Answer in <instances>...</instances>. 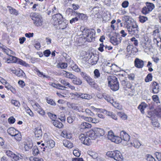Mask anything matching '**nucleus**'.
Returning a JSON list of instances; mask_svg holds the SVG:
<instances>
[{
	"instance_id": "obj_1",
	"label": "nucleus",
	"mask_w": 161,
	"mask_h": 161,
	"mask_svg": "<svg viewBox=\"0 0 161 161\" xmlns=\"http://www.w3.org/2000/svg\"><path fill=\"white\" fill-rule=\"evenodd\" d=\"M80 30L82 31V34L86 36L85 38L87 42H91L95 41L96 32L94 29H89L84 27H81Z\"/></svg>"
},
{
	"instance_id": "obj_2",
	"label": "nucleus",
	"mask_w": 161,
	"mask_h": 161,
	"mask_svg": "<svg viewBox=\"0 0 161 161\" xmlns=\"http://www.w3.org/2000/svg\"><path fill=\"white\" fill-rule=\"evenodd\" d=\"M30 16L33 21V24L37 26H40L42 25L43 20L41 16L38 13H31Z\"/></svg>"
},
{
	"instance_id": "obj_3",
	"label": "nucleus",
	"mask_w": 161,
	"mask_h": 161,
	"mask_svg": "<svg viewBox=\"0 0 161 161\" xmlns=\"http://www.w3.org/2000/svg\"><path fill=\"white\" fill-rule=\"evenodd\" d=\"M107 155L117 161H123V157L121 153L118 150L108 152L107 153Z\"/></svg>"
},
{
	"instance_id": "obj_4",
	"label": "nucleus",
	"mask_w": 161,
	"mask_h": 161,
	"mask_svg": "<svg viewBox=\"0 0 161 161\" xmlns=\"http://www.w3.org/2000/svg\"><path fill=\"white\" fill-rule=\"evenodd\" d=\"M123 20L124 21V26L127 29L131 26H134L136 23L131 17L127 15H125L122 17Z\"/></svg>"
},
{
	"instance_id": "obj_5",
	"label": "nucleus",
	"mask_w": 161,
	"mask_h": 161,
	"mask_svg": "<svg viewBox=\"0 0 161 161\" xmlns=\"http://www.w3.org/2000/svg\"><path fill=\"white\" fill-rule=\"evenodd\" d=\"M80 75L83 78L86 80L87 83L92 87L96 88L97 87V85L95 82L94 80L90 77L88 75L84 72H81Z\"/></svg>"
},
{
	"instance_id": "obj_6",
	"label": "nucleus",
	"mask_w": 161,
	"mask_h": 161,
	"mask_svg": "<svg viewBox=\"0 0 161 161\" xmlns=\"http://www.w3.org/2000/svg\"><path fill=\"white\" fill-rule=\"evenodd\" d=\"M5 153L8 156L12 158V161H17L18 160L21 159V155L19 154H15L10 150L6 151Z\"/></svg>"
},
{
	"instance_id": "obj_7",
	"label": "nucleus",
	"mask_w": 161,
	"mask_h": 161,
	"mask_svg": "<svg viewBox=\"0 0 161 161\" xmlns=\"http://www.w3.org/2000/svg\"><path fill=\"white\" fill-rule=\"evenodd\" d=\"M127 30L130 34L134 35H137L139 32L138 26L136 24H135L134 26H131Z\"/></svg>"
},
{
	"instance_id": "obj_8",
	"label": "nucleus",
	"mask_w": 161,
	"mask_h": 161,
	"mask_svg": "<svg viewBox=\"0 0 161 161\" xmlns=\"http://www.w3.org/2000/svg\"><path fill=\"white\" fill-rule=\"evenodd\" d=\"M55 142L51 139L45 140V146L43 147V151H45L47 148L51 149L54 147Z\"/></svg>"
},
{
	"instance_id": "obj_9",
	"label": "nucleus",
	"mask_w": 161,
	"mask_h": 161,
	"mask_svg": "<svg viewBox=\"0 0 161 161\" xmlns=\"http://www.w3.org/2000/svg\"><path fill=\"white\" fill-rule=\"evenodd\" d=\"M35 137L37 140L40 139L42 135L41 128L40 126L36 127L35 130Z\"/></svg>"
},
{
	"instance_id": "obj_10",
	"label": "nucleus",
	"mask_w": 161,
	"mask_h": 161,
	"mask_svg": "<svg viewBox=\"0 0 161 161\" xmlns=\"http://www.w3.org/2000/svg\"><path fill=\"white\" fill-rule=\"evenodd\" d=\"M135 67L137 68L141 69L144 66V61L140 59L136 58L134 61Z\"/></svg>"
},
{
	"instance_id": "obj_11",
	"label": "nucleus",
	"mask_w": 161,
	"mask_h": 161,
	"mask_svg": "<svg viewBox=\"0 0 161 161\" xmlns=\"http://www.w3.org/2000/svg\"><path fill=\"white\" fill-rule=\"evenodd\" d=\"M52 18L56 22L57 24H61L60 22L64 21V19L62 15L60 13L54 14L52 16Z\"/></svg>"
},
{
	"instance_id": "obj_12",
	"label": "nucleus",
	"mask_w": 161,
	"mask_h": 161,
	"mask_svg": "<svg viewBox=\"0 0 161 161\" xmlns=\"http://www.w3.org/2000/svg\"><path fill=\"white\" fill-rule=\"evenodd\" d=\"M33 107L35 110L40 114L43 115L45 114V112L43 110L39 104L37 103H35L33 105Z\"/></svg>"
},
{
	"instance_id": "obj_13",
	"label": "nucleus",
	"mask_w": 161,
	"mask_h": 161,
	"mask_svg": "<svg viewBox=\"0 0 161 161\" xmlns=\"http://www.w3.org/2000/svg\"><path fill=\"white\" fill-rule=\"evenodd\" d=\"M151 87L152 89L153 93L154 94L157 93L159 91V86L156 82L153 81L151 83Z\"/></svg>"
},
{
	"instance_id": "obj_14",
	"label": "nucleus",
	"mask_w": 161,
	"mask_h": 161,
	"mask_svg": "<svg viewBox=\"0 0 161 161\" xmlns=\"http://www.w3.org/2000/svg\"><path fill=\"white\" fill-rule=\"evenodd\" d=\"M120 136L122 138V140H124L126 142H128L130 139L129 135L125 131L122 130L120 132Z\"/></svg>"
},
{
	"instance_id": "obj_15",
	"label": "nucleus",
	"mask_w": 161,
	"mask_h": 161,
	"mask_svg": "<svg viewBox=\"0 0 161 161\" xmlns=\"http://www.w3.org/2000/svg\"><path fill=\"white\" fill-rule=\"evenodd\" d=\"M110 41L114 45H116L119 44L121 42V40L119 38H117L116 36H110Z\"/></svg>"
},
{
	"instance_id": "obj_16",
	"label": "nucleus",
	"mask_w": 161,
	"mask_h": 161,
	"mask_svg": "<svg viewBox=\"0 0 161 161\" xmlns=\"http://www.w3.org/2000/svg\"><path fill=\"white\" fill-rule=\"evenodd\" d=\"M94 129L97 137L103 136L104 135L105 132L103 129L98 128H95Z\"/></svg>"
},
{
	"instance_id": "obj_17",
	"label": "nucleus",
	"mask_w": 161,
	"mask_h": 161,
	"mask_svg": "<svg viewBox=\"0 0 161 161\" xmlns=\"http://www.w3.org/2000/svg\"><path fill=\"white\" fill-rule=\"evenodd\" d=\"M98 60V57L97 55H91L89 59V62L92 65L95 64Z\"/></svg>"
},
{
	"instance_id": "obj_18",
	"label": "nucleus",
	"mask_w": 161,
	"mask_h": 161,
	"mask_svg": "<svg viewBox=\"0 0 161 161\" xmlns=\"http://www.w3.org/2000/svg\"><path fill=\"white\" fill-rule=\"evenodd\" d=\"M12 71L13 73L19 77H24L25 75V74L22 70L19 69L17 70H12Z\"/></svg>"
},
{
	"instance_id": "obj_19",
	"label": "nucleus",
	"mask_w": 161,
	"mask_h": 161,
	"mask_svg": "<svg viewBox=\"0 0 161 161\" xmlns=\"http://www.w3.org/2000/svg\"><path fill=\"white\" fill-rule=\"evenodd\" d=\"M110 103L112 104V105L115 108L119 109H121L122 108L121 106L117 101H114L113 99L110 100Z\"/></svg>"
},
{
	"instance_id": "obj_20",
	"label": "nucleus",
	"mask_w": 161,
	"mask_h": 161,
	"mask_svg": "<svg viewBox=\"0 0 161 161\" xmlns=\"http://www.w3.org/2000/svg\"><path fill=\"white\" fill-rule=\"evenodd\" d=\"M8 133L12 136H14L16 133H18V131L13 127L9 128L7 130Z\"/></svg>"
},
{
	"instance_id": "obj_21",
	"label": "nucleus",
	"mask_w": 161,
	"mask_h": 161,
	"mask_svg": "<svg viewBox=\"0 0 161 161\" xmlns=\"http://www.w3.org/2000/svg\"><path fill=\"white\" fill-rule=\"evenodd\" d=\"M147 107V105L144 102H142L138 106V108L139 109L142 114L144 113V110Z\"/></svg>"
},
{
	"instance_id": "obj_22",
	"label": "nucleus",
	"mask_w": 161,
	"mask_h": 161,
	"mask_svg": "<svg viewBox=\"0 0 161 161\" xmlns=\"http://www.w3.org/2000/svg\"><path fill=\"white\" fill-rule=\"evenodd\" d=\"M62 135L64 137L70 139L72 137V134L69 131L64 130L62 132Z\"/></svg>"
},
{
	"instance_id": "obj_23",
	"label": "nucleus",
	"mask_w": 161,
	"mask_h": 161,
	"mask_svg": "<svg viewBox=\"0 0 161 161\" xmlns=\"http://www.w3.org/2000/svg\"><path fill=\"white\" fill-rule=\"evenodd\" d=\"M92 97V95L86 93H82L81 94L80 98L82 99L90 100Z\"/></svg>"
},
{
	"instance_id": "obj_24",
	"label": "nucleus",
	"mask_w": 161,
	"mask_h": 161,
	"mask_svg": "<svg viewBox=\"0 0 161 161\" xmlns=\"http://www.w3.org/2000/svg\"><path fill=\"white\" fill-rule=\"evenodd\" d=\"M117 80V78L114 75H110L108 77V85L110 84H112L113 82H115V81Z\"/></svg>"
},
{
	"instance_id": "obj_25",
	"label": "nucleus",
	"mask_w": 161,
	"mask_h": 161,
	"mask_svg": "<svg viewBox=\"0 0 161 161\" xmlns=\"http://www.w3.org/2000/svg\"><path fill=\"white\" fill-rule=\"evenodd\" d=\"M72 83L75 85H80L82 83L81 80L76 76L74 78L72 81Z\"/></svg>"
},
{
	"instance_id": "obj_26",
	"label": "nucleus",
	"mask_w": 161,
	"mask_h": 161,
	"mask_svg": "<svg viewBox=\"0 0 161 161\" xmlns=\"http://www.w3.org/2000/svg\"><path fill=\"white\" fill-rule=\"evenodd\" d=\"M64 145L66 147L71 148L73 147V144L69 141L65 140L63 141Z\"/></svg>"
},
{
	"instance_id": "obj_27",
	"label": "nucleus",
	"mask_w": 161,
	"mask_h": 161,
	"mask_svg": "<svg viewBox=\"0 0 161 161\" xmlns=\"http://www.w3.org/2000/svg\"><path fill=\"white\" fill-rule=\"evenodd\" d=\"M89 137L90 138L94 140L96 139L97 136L96 135L94 129L89 132Z\"/></svg>"
},
{
	"instance_id": "obj_28",
	"label": "nucleus",
	"mask_w": 161,
	"mask_h": 161,
	"mask_svg": "<svg viewBox=\"0 0 161 161\" xmlns=\"http://www.w3.org/2000/svg\"><path fill=\"white\" fill-rule=\"evenodd\" d=\"M72 13L75 16L78 17L80 19H86V15L82 13H78L75 12H74V13L72 12Z\"/></svg>"
},
{
	"instance_id": "obj_29",
	"label": "nucleus",
	"mask_w": 161,
	"mask_h": 161,
	"mask_svg": "<svg viewBox=\"0 0 161 161\" xmlns=\"http://www.w3.org/2000/svg\"><path fill=\"white\" fill-rule=\"evenodd\" d=\"M52 123L55 126L59 128H62L63 126L61 122L55 120L52 122Z\"/></svg>"
},
{
	"instance_id": "obj_30",
	"label": "nucleus",
	"mask_w": 161,
	"mask_h": 161,
	"mask_svg": "<svg viewBox=\"0 0 161 161\" xmlns=\"http://www.w3.org/2000/svg\"><path fill=\"white\" fill-rule=\"evenodd\" d=\"M91 124L86 122H83L80 125L81 129L89 128L91 127Z\"/></svg>"
},
{
	"instance_id": "obj_31",
	"label": "nucleus",
	"mask_w": 161,
	"mask_h": 161,
	"mask_svg": "<svg viewBox=\"0 0 161 161\" xmlns=\"http://www.w3.org/2000/svg\"><path fill=\"white\" fill-rule=\"evenodd\" d=\"M122 141V138L120 136L119 137L118 136H115L114 137L113 139L112 142H114L116 143H119Z\"/></svg>"
},
{
	"instance_id": "obj_32",
	"label": "nucleus",
	"mask_w": 161,
	"mask_h": 161,
	"mask_svg": "<svg viewBox=\"0 0 161 161\" xmlns=\"http://www.w3.org/2000/svg\"><path fill=\"white\" fill-rule=\"evenodd\" d=\"M87 153L93 158L95 159L97 157V153L92 151L89 150L88 151Z\"/></svg>"
},
{
	"instance_id": "obj_33",
	"label": "nucleus",
	"mask_w": 161,
	"mask_h": 161,
	"mask_svg": "<svg viewBox=\"0 0 161 161\" xmlns=\"http://www.w3.org/2000/svg\"><path fill=\"white\" fill-rule=\"evenodd\" d=\"M146 4L148 9L151 11H152L155 7L154 4L152 3L147 2L146 3Z\"/></svg>"
},
{
	"instance_id": "obj_34",
	"label": "nucleus",
	"mask_w": 161,
	"mask_h": 161,
	"mask_svg": "<svg viewBox=\"0 0 161 161\" xmlns=\"http://www.w3.org/2000/svg\"><path fill=\"white\" fill-rule=\"evenodd\" d=\"M115 135L113 132L112 130H110L108 132L107 136L108 138L111 141L115 136Z\"/></svg>"
},
{
	"instance_id": "obj_35",
	"label": "nucleus",
	"mask_w": 161,
	"mask_h": 161,
	"mask_svg": "<svg viewBox=\"0 0 161 161\" xmlns=\"http://www.w3.org/2000/svg\"><path fill=\"white\" fill-rule=\"evenodd\" d=\"M111 89L113 91H117L119 89V83L114 84L109 86Z\"/></svg>"
},
{
	"instance_id": "obj_36",
	"label": "nucleus",
	"mask_w": 161,
	"mask_h": 161,
	"mask_svg": "<svg viewBox=\"0 0 161 161\" xmlns=\"http://www.w3.org/2000/svg\"><path fill=\"white\" fill-rule=\"evenodd\" d=\"M130 144L131 146H133L136 148H138L141 145L140 142L136 140H135L133 143L132 142H130Z\"/></svg>"
},
{
	"instance_id": "obj_37",
	"label": "nucleus",
	"mask_w": 161,
	"mask_h": 161,
	"mask_svg": "<svg viewBox=\"0 0 161 161\" xmlns=\"http://www.w3.org/2000/svg\"><path fill=\"white\" fill-rule=\"evenodd\" d=\"M139 21L142 23H144L148 20L147 17L141 15L139 16Z\"/></svg>"
},
{
	"instance_id": "obj_38",
	"label": "nucleus",
	"mask_w": 161,
	"mask_h": 161,
	"mask_svg": "<svg viewBox=\"0 0 161 161\" xmlns=\"http://www.w3.org/2000/svg\"><path fill=\"white\" fill-rule=\"evenodd\" d=\"M8 8H9V11L10 13L11 14H13L16 15H18V12L16 10L14 9H13L10 6H8Z\"/></svg>"
},
{
	"instance_id": "obj_39",
	"label": "nucleus",
	"mask_w": 161,
	"mask_h": 161,
	"mask_svg": "<svg viewBox=\"0 0 161 161\" xmlns=\"http://www.w3.org/2000/svg\"><path fill=\"white\" fill-rule=\"evenodd\" d=\"M32 153L34 155H36L39 153V150L36 146H34L32 148Z\"/></svg>"
},
{
	"instance_id": "obj_40",
	"label": "nucleus",
	"mask_w": 161,
	"mask_h": 161,
	"mask_svg": "<svg viewBox=\"0 0 161 161\" xmlns=\"http://www.w3.org/2000/svg\"><path fill=\"white\" fill-rule=\"evenodd\" d=\"M151 11L149 10L147 6L143 7L142 10V13L145 15L148 14Z\"/></svg>"
},
{
	"instance_id": "obj_41",
	"label": "nucleus",
	"mask_w": 161,
	"mask_h": 161,
	"mask_svg": "<svg viewBox=\"0 0 161 161\" xmlns=\"http://www.w3.org/2000/svg\"><path fill=\"white\" fill-rule=\"evenodd\" d=\"M151 11L149 10L147 6L143 7L142 10V13L145 15L148 14Z\"/></svg>"
},
{
	"instance_id": "obj_42",
	"label": "nucleus",
	"mask_w": 161,
	"mask_h": 161,
	"mask_svg": "<svg viewBox=\"0 0 161 161\" xmlns=\"http://www.w3.org/2000/svg\"><path fill=\"white\" fill-rule=\"evenodd\" d=\"M33 144L31 142L27 143L25 145V148L26 151H29V149H31L33 147Z\"/></svg>"
},
{
	"instance_id": "obj_43",
	"label": "nucleus",
	"mask_w": 161,
	"mask_h": 161,
	"mask_svg": "<svg viewBox=\"0 0 161 161\" xmlns=\"http://www.w3.org/2000/svg\"><path fill=\"white\" fill-rule=\"evenodd\" d=\"M58 67L61 69H64L67 67V64L65 63H59L58 64Z\"/></svg>"
},
{
	"instance_id": "obj_44",
	"label": "nucleus",
	"mask_w": 161,
	"mask_h": 161,
	"mask_svg": "<svg viewBox=\"0 0 161 161\" xmlns=\"http://www.w3.org/2000/svg\"><path fill=\"white\" fill-rule=\"evenodd\" d=\"M10 60L11 62L12 63H16L18 62V58L15 57H14L11 55H10L9 56V59H8V60Z\"/></svg>"
},
{
	"instance_id": "obj_45",
	"label": "nucleus",
	"mask_w": 161,
	"mask_h": 161,
	"mask_svg": "<svg viewBox=\"0 0 161 161\" xmlns=\"http://www.w3.org/2000/svg\"><path fill=\"white\" fill-rule=\"evenodd\" d=\"M15 134V135L14 136V137L15 139L17 141H20L21 138L20 133L18 131V133H16Z\"/></svg>"
},
{
	"instance_id": "obj_46",
	"label": "nucleus",
	"mask_w": 161,
	"mask_h": 161,
	"mask_svg": "<svg viewBox=\"0 0 161 161\" xmlns=\"http://www.w3.org/2000/svg\"><path fill=\"white\" fill-rule=\"evenodd\" d=\"M118 115L123 120H125L127 117V115L123 113H118Z\"/></svg>"
},
{
	"instance_id": "obj_47",
	"label": "nucleus",
	"mask_w": 161,
	"mask_h": 161,
	"mask_svg": "<svg viewBox=\"0 0 161 161\" xmlns=\"http://www.w3.org/2000/svg\"><path fill=\"white\" fill-rule=\"evenodd\" d=\"M47 114L50 119L52 120V122L54 121L56 118L57 116L55 114H53L50 112L48 113Z\"/></svg>"
},
{
	"instance_id": "obj_48",
	"label": "nucleus",
	"mask_w": 161,
	"mask_h": 161,
	"mask_svg": "<svg viewBox=\"0 0 161 161\" xmlns=\"http://www.w3.org/2000/svg\"><path fill=\"white\" fill-rule=\"evenodd\" d=\"M152 80V75L151 74H149L145 78V81L146 82H149Z\"/></svg>"
},
{
	"instance_id": "obj_49",
	"label": "nucleus",
	"mask_w": 161,
	"mask_h": 161,
	"mask_svg": "<svg viewBox=\"0 0 161 161\" xmlns=\"http://www.w3.org/2000/svg\"><path fill=\"white\" fill-rule=\"evenodd\" d=\"M155 115V112L153 111H150L148 112V115L147 116L148 118H151V119L152 120V118L153 116H154Z\"/></svg>"
},
{
	"instance_id": "obj_50",
	"label": "nucleus",
	"mask_w": 161,
	"mask_h": 161,
	"mask_svg": "<svg viewBox=\"0 0 161 161\" xmlns=\"http://www.w3.org/2000/svg\"><path fill=\"white\" fill-rule=\"evenodd\" d=\"M90 139L89 137L86 136L82 143L85 145H89L90 144Z\"/></svg>"
},
{
	"instance_id": "obj_51",
	"label": "nucleus",
	"mask_w": 161,
	"mask_h": 161,
	"mask_svg": "<svg viewBox=\"0 0 161 161\" xmlns=\"http://www.w3.org/2000/svg\"><path fill=\"white\" fill-rule=\"evenodd\" d=\"M94 78H97L100 76V73L98 69H96L94 71Z\"/></svg>"
},
{
	"instance_id": "obj_52",
	"label": "nucleus",
	"mask_w": 161,
	"mask_h": 161,
	"mask_svg": "<svg viewBox=\"0 0 161 161\" xmlns=\"http://www.w3.org/2000/svg\"><path fill=\"white\" fill-rule=\"evenodd\" d=\"M11 103L17 107H19L20 105V103L19 101L16 100H12L11 101Z\"/></svg>"
},
{
	"instance_id": "obj_53",
	"label": "nucleus",
	"mask_w": 161,
	"mask_h": 161,
	"mask_svg": "<svg viewBox=\"0 0 161 161\" xmlns=\"http://www.w3.org/2000/svg\"><path fill=\"white\" fill-rule=\"evenodd\" d=\"M46 100L47 103L50 104H51V105L55 106L56 105L55 102L54 101V100L53 99H52L50 98H47Z\"/></svg>"
},
{
	"instance_id": "obj_54",
	"label": "nucleus",
	"mask_w": 161,
	"mask_h": 161,
	"mask_svg": "<svg viewBox=\"0 0 161 161\" xmlns=\"http://www.w3.org/2000/svg\"><path fill=\"white\" fill-rule=\"evenodd\" d=\"M29 160L30 161H43V160L42 158L32 157H31Z\"/></svg>"
},
{
	"instance_id": "obj_55",
	"label": "nucleus",
	"mask_w": 161,
	"mask_h": 161,
	"mask_svg": "<svg viewBox=\"0 0 161 161\" xmlns=\"http://www.w3.org/2000/svg\"><path fill=\"white\" fill-rule=\"evenodd\" d=\"M36 72L37 73V75L40 77H42V76H43L44 77H45L47 78H48L49 77V76L47 75H45L43 74V73L42 72H41L38 69H37L36 70Z\"/></svg>"
},
{
	"instance_id": "obj_56",
	"label": "nucleus",
	"mask_w": 161,
	"mask_h": 161,
	"mask_svg": "<svg viewBox=\"0 0 161 161\" xmlns=\"http://www.w3.org/2000/svg\"><path fill=\"white\" fill-rule=\"evenodd\" d=\"M61 24H58V25H59L60 26L59 27L60 28H61L62 29H64L67 27V24L63 22V21H62L60 22Z\"/></svg>"
},
{
	"instance_id": "obj_57",
	"label": "nucleus",
	"mask_w": 161,
	"mask_h": 161,
	"mask_svg": "<svg viewBox=\"0 0 161 161\" xmlns=\"http://www.w3.org/2000/svg\"><path fill=\"white\" fill-rule=\"evenodd\" d=\"M102 112L110 117L113 114V113L112 112L107 111V110L105 109L102 110Z\"/></svg>"
},
{
	"instance_id": "obj_58",
	"label": "nucleus",
	"mask_w": 161,
	"mask_h": 161,
	"mask_svg": "<svg viewBox=\"0 0 161 161\" xmlns=\"http://www.w3.org/2000/svg\"><path fill=\"white\" fill-rule=\"evenodd\" d=\"M81 118L85 121H88L89 122H91V120L92 118L90 117H88L84 116V115H82L80 117Z\"/></svg>"
},
{
	"instance_id": "obj_59",
	"label": "nucleus",
	"mask_w": 161,
	"mask_h": 161,
	"mask_svg": "<svg viewBox=\"0 0 161 161\" xmlns=\"http://www.w3.org/2000/svg\"><path fill=\"white\" fill-rule=\"evenodd\" d=\"M3 52L5 53L7 55H11V54L12 53V51L9 49H5L4 48H3Z\"/></svg>"
},
{
	"instance_id": "obj_60",
	"label": "nucleus",
	"mask_w": 161,
	"mask_h": 161,
	"mask_svg": "<svg viewBox=\"0 0 161 161\" xmlns=\"http://www.w3.org/2000/svg\"><path fill=\"white\" fill-rule=\"evenodd\" d=\"M85 112L86 114L88 116H92L94 115V113L88 109H86L85 110Z\"/></svg>"
},
{
	"instance_id": "obj_61",
	"label": "nucleus",
	"mask_w": 161,
	"mask_h": 161,
	"mask_svg": "<svg viewBox=\"0 0 161 161\" xmlns=\"http://www.w3.org/2000/svg\"><path fill=\"white\" fill-rule=\"evenodd\" d=\"M129 5V3L127 1H124L122 3L121 5L123 8H127Z\"/></svg>"
},
{
	"instance_id": "obj_62",
	"label": "nucleus",
	"mask_w": 161,
	"mask_h": 161,
	"mask_svg": "<svg viewBox=\"0 0 161 161\" xmlns=\"http://www.w3.org/2000/svg\"><path fill=\"white\" fill-rule=\"evenodd\" d=\"M146 159L147 161H155V158L150 155H147Z\"/></svg>"
},
{
	"instance_id": "obj_63",
	"label": "nucleus",
	"mask_w": 161,
	"mask_h": 161,
	"mask_svg": "<svg viewBox=\"0 0 161 161\" xmlns=\"http://www.w3.org/2000/svg\"><path fill=\"white\" fill-rule=\"evenodd\" d=\"M73 154L76 157H79L80 156V153L78 150H75L73 151Z\"/></svg>"
},
{
	"instance_id": "obj_64",
	"label": "nucleus",
	"mask_w": 161,
	"mask_h": 161,
	"mask_svg": "<svg viewBox=\"0 0 161 161\" xmlns=\"http://www.w3.org/2000/svg\"><path fill=\"white\" fill-rule=\"evenodd\" d=\"M131 41L133 42L134 44L137 46L138 45V42L137 40L134 37H132L130 39Z\"/></svg>"
}]
</instances>
